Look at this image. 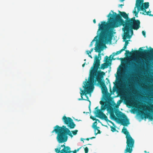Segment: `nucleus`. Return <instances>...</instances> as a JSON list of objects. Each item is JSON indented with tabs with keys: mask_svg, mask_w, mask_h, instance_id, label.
<instances>
[{
	"mask_svg": "<svg viewBox=\"0 0 153 153\" xmlns=\"http://www.w3.org/2000/svg\"><path fill=\"white\" fill-rule=\"evenodd\" d=\"M151 12V11H148L146 12H146H144V13H142L144 15H149L150 16H153V15H152L151 14H150L149 13H150Z\"/></svg>",
	"mask_w": 153,
	"mask_h": 153,
	"instance_id": "18",
	"label": "nucleus"
},
{
	"mask_svg": "<svg viewBox=\"0 0 153 153\" xmlns=\"http://www.w3.org/2000/svg\"><path fill=\"white\" fill-rule=\"evenodd\" d=\"M85 62L82 65V67H84L85 66Z\"/></svg>",
	"mask_w": 153,
	"mask_h": 153,
	"instance_id": "41",
	"label": "nucleus"
},
{
	"mask_svg": "<svg viewBox=\"0 0 153 153\" xmlns=\"http://www.w3.org/2000/svg\"><path fill=\"white\" fill-rule=\"evenodd\" d=\"M111 12L113 13V14L110 13L108 15L109 21L108 22H101V24L99 23L98 25L99 30H102L100 37L107 36L110 40L112 39L114 34L116 33L114 32V28L121 25L124 27L126 25L125 22L129 19L125 12L119 11L120 14H117L112 10Z\"/></svg>",
	"mask_w": 153,
	"mask_h": 153,
	"instance_id": "1",
	"label": "nucleus"
},
{
	"mask_svg": "<svg viewBox=\"0 0 153 153\" xmlns=\"http://www.w3.org/2000/svg\"><path fill=\"white\" fill-rule=\"evenodd\" d=\"M72 133L74 135H76L77 134V132H78V130H75L72 131Z\"/></svg>",
	"mask_w": 153,
	"mask_h": 153,
	"instance_id": "25",
	"label": "nucleus"
},
{
	"mask_svg": "<svg viewBox=\"0 0 153 153\" xmlns=\"http://www.w3.org/2000/svg\"><path fill=\"white\" fill-rule=\"evenodd\" d=\"M93 48H91V50L89 51H90V53H91L93 51Z\"/></svg>",
	"mask_w": 153,
	"mask_h": 153,
	"instance_id": "38",
	"label": "nucleus"
},
{
	"mask_svg": "<svg viewBox=\"0 0 153 153\" xmlns=\"http://www.w3.org/2000/svg\"><path fill=\"white\" fill-rule=\"evenodd\" d=\"M108 100V103L109 105H112V104H116L114 101L112 100L111 99H109Z\"/></svg>",
	"mask_w": 153,
	"mask_h": 153,
	"instance_id": "19",
	"label": "nucleus"
},
{
	"mask_svg": "<svg viewBox=\"0 0 153 153\" xmlns=\"http://www.w3.org/2000/svg\"><path fill=\"white\" fill-rule=\"evenodd\" d=\"M104 45V46L106 47V45H105L104 44V45Z\"/></svg>",
	"mask_w": 153,
	"mask_h": 153,
	"instance_id": "49",
	"label": "nucleus"
},
{
	"mask_svg": "<svg viewBox=\"0 0 153 153\" xmlns=\"http://www.w3.org/2000/svg\"><path fill=\"white\" fill-rule=\"evenodd\" d=\"M100 104H101V105H102V101H100Z\"/></svg>",
	"mask_w": 153,
	"mask_h": 153,
	"instance_id": "47",
	"label": "nucleus"
},
{
	"mask_svg": "<svg viewBox=\"0 0 153 153\" xmlns=\"http://www.w3.org/2000/svg\"><path fill=\"white\" fill-rule=\"evenodd\" d=\"M60 153H70L72 152L71 151L70 148L68 146H65L63 149L61 151Z\"/></svg>",
	"mask_w": 153,
	"mask_h": 153,
	"instance_id": "15",
	"label": "nucleus"
},
{
	"mask_svg": "<svg viewBox=\"0 0 153 153\" xmlns=\"http://www.w3.org/2000/svg\"><path fill=\"white\" fill-rule=\"evenodd\" d=\"M127 48V46H126V45H124V46L123 47V48L121 49L123 51L124 50H125Z\"/></svg>",
	"mask_w": 153,
	"mask_h": 153,
	"instance_id": "30",
	"label": "nucleus"
},
{
	"mask_svg": "<svg viewBox=\"0 0 153 153\" xmlns=\"http://www.w3.org/2000/svg\"><path fill=\"white\" fill-rule=\"evenodd\" d=\"M153 95V94H152ZM152 97H151V99L150 100H151L153 102V95H152Z\"/></svg>",
	"mask_w": 153,
	"mask_h": 153,
	"instance_id": "34",
	"label": "nucleus"
},
{
	"mask_svg": "<svg viewBox=\"0 0 153 153\" xmlns=\"http://www.w3.org/2000/svg\"><path fill=\"white\" fill-rule=\"evenodd\" d=\"M124 5V4H120L119 5V6L121 7V8L122 7V6Z\"/></svg>",
	"mask_w": 153,
	"mask_h": 153,
	"instance_id": "37",
	"label": "nucleus"
},
{
	"mask_svg": "<svg viewBox=\"0 0 153 153\" xmlns=\"http://www.w3.org/2000/svg\"><path fill=\"white\" fill-rule=\"evenodd\" d=\"M100 66V62L98 59L94 63L93 66L91 68L90 72L89 78L91 84L94 87V85L97 84V82L100 85L103 94L108 92L107 88L105 85V81L102 79L105 75L104 72L98 70Z\"/></svg>",
	"mask_w": 153,
	"mask_h": 153,
	"instance_id": "2",
	"label": "nucleus"
},
{
	"mask_svg": "<svg viewBox=\"0 0 153 153\" xmlns=\"http://www.w3.org/2000/svg\"><path fill=\"white\" fill-rule=\"evenodd\" d=\"M83 88H84V91L82 90V89H81L80 90L82 92V93L84 94V95L86 97L87 99H86V100L88 101L89 102V110H90L91 102L89 100L88 97L87 96V94L89 93L90 92V91L91 92L92 91L94 87L92 86V84H91L90 82V78H89V82H86V85L84 86H83Z\"/></svg>",
	"mask_w": 153,
	"mask_h": 153,
	"instance_id": "9",
	"label": "nucleus"
},
{
	"mask_svg": "<svg viewBox=\"0 0 153 153\" xmlns=\"http://www.w3.org/2000/svg\"><path fill=\"white\" fill-rule=\"evenodd\" d=\"M114 127H113L112 126H111V131L112 132H114L116 131V129L115 128L116 126L114 125Z\"/></svg>",
	"mask_w": 153,
	"mask_h": 153,
	"instance_id": "22",
	"label": "nucleus"
},
{
	"mask_svg": "<svg viewBox=\"0 0 153 153\" xmlns=\"http://www.w3.org/2000/svg\"><path fill=\"white\" fill-rule=\"evenodd\" d=\"M90 139V138H87L85 139V140H88Z\"/></svg>",
	"mask_w": 153,
	"mask_h": 153,
	"instance_id": "44",
	"label": "nucleus"
},
{
	"mask_svg": "<svg viewBox=\"0 0 153 153\" xmlns=\"http://www.w3.org/2000/svg\"><path fill=\"white\" fill-rule=\"evenodd\" d=\"M82 148V147H80L77 150H75L73 151V153H76L77 152H78L79 150Z\"/></svg>",
	"mask_w": 153,
	"mask_h": 153,
	"instance_id": "27",
	"label": "nucleus"
},
{
	"mask_svg": "<svg viewBox=\"0 0 153 153\" xmlns=\"http://www.w3.org/2000/svg\"><path fill=\"white\" fill-rule=\"evenodd\" d=\"M143 0H137L135 6L133 11V13L135 14V16L138 17V13L140 10L146 12V9H147L149 6L148 2H145L143 3Z\"/></svg>",
	"mask_w": 153,
	"mask_h": 153,
	"instance_id": "8",
	"label": "nucleus"
},
{
	"mask_svg": "<svg viewBox=\"0 0 153 153\" xmlns=\"http://www.w3.org/2000/svg\"><path fill=\"white\" fill-rule=\"evenodd\" d=\"M111 55H110V56L109 57H111Z\"/></svg>",
	"mask_w": 153,
	"mask_h": 153,
	"instance_id": "51",
	"label": "nucleus"
},
{
	"mask_svg": "<svg viewBox=\"0 0 153 153\" xmlns=\"http://www.w3.org/2000/svg\"><path fill=\"white\" fill-rule=\"evenodd\" d=\"M88 56H89V57H90L91 58H92V56L91 55H90V54H89V55H88Z\"/></svg>",
	"mask_w": 153,
	"mask_h": 153,
	"instance_id": "45",
	"label": "nucleus"
},
{
	"mask_svg": "<svg viewBox=\"0 0 153 153\" xmlns=\"http://www.w3.org/2000/svg\"><path fill=\"white\" fill-rule=\"evenodd\" d=\"M100 30H99V29L97 31V32L99 31ZM101 31V32L100 33L99 35V37L100 38V39L99 40V41H98V36H95L94 38V39L93 40V42H94L95 41H96V44L95 45V47L94 48V50H95V51L96 52H98V56H97V55H96L95 57V58L94 59V63L96 61H97V59H98L100 61V59H99V58L100 57H101L100 56V53L101 52V51L103 50V49H102L101 47V45H102V42L101 41L100 39H108V40H109L110 41L111 40H110L108 38L107 36H105L104 37H100V33H101L102 32V30H100Z\"/></svg>",
	"mask_w": 153,
	"mask_h": 153,
	"instance_id": "7",
	"label": "nucleus"
},
{
	"mask_svg": "<svg viewBox=\"0 0 153 153\" xmlns=\"http://www.w3.org/2000/svg\"><path fill=\"white\" fill-rule=\"evenodd\" d=\"M147 105H145V108H143L142 110L146 112L141 113L144 114L146 118L149 119L151 120H153V104L148 103Z\"/></svg>",
	"mask_w": 153,
	"mask_h": 153,
	"instance_id": "10",
	"label": "nucleus"
},
{
	"mask_svg": "<svg viewBox=\"0 0 153 153\" xmlns=\"http://www.w3.org/2000/svg\"><path fill=\"white\" fill-rule=\"evenodd\" d=\"M122 132L126 135V147L124 151L125 153L129 152L131 153L132 151V148L134 144V140L130 136L127 129L124 127L122 130Z\"/></svg>",
	"mask_w": 153,
	"mask_h": 153,
	"instance_id": "6",
	"label": "nucleus"
},
{
	"mask_svg": "<svg viewBox=\"0 0 153 153\" xmlns=\"http://www.w3.org/2000/svg\"><path fill=\"white\" fill-rule=\"evenodd\" d=\"M122 51H123L121 49L120 51H117V52H116L117 53L116 54L117 55L119 54H120V53H121Z\"/></svg>",
	"mask_w": 153,
	"mask_h": 153,
	"instance_id": "29",
	"label": "nucleus"
},
{
	"mask_svg": "<svg viewBox=\"0 0 153 153\" xmlns=\"http://www.w3.org/2000/svg\"><path fill=\"white\" fill-rule=\"evenodd\" d=\"M145 62V64H146V65H147V62Z\"/></svg>",
	"mask_w": 153,
	"mask_h": 153,
	"instance_id": "48",
	"label": "nucleus"
},
{
	"mask_svg": "<svg viewBox=\"0 0 153 153\" xmlns=\"http://www.w3.org/2000/svg\"><path fill=\"white\" fill-rule=\"evenodd\" d=\"M116 53H113V56L116 55H117V54Z\"/></svg>",
	"mask_w": 153,
	"mask_h": 153,
	"instance_id": "36",
	"label": "nucleus"
},
{
	"mask_svg": "<svg viewBox=\"0 0 153 153\" xmlns=\"http://www.w3.org/2000/svg\"><path fill=\"white\" fill-rule=\"evenodd\" d=\"M126 25L122 28L124 32V37L131 38L133 34V30H137L140 27V22L138 19H135V17L129 19L125 22Z\"/></svg>",
	"mask_w": 153,
	"mask_h": 153,
	"instance_id": "3",
	"label": "nucleus"
},
{
	"mask_svg": "<svg viewBox=\"0 0 153 153\" xmlns=\"http://www.w3.org/2000/svg\"><path fill=\"white\" fill-rule=\"evenodd\" d=\"M106 106H102L101 107V110H100L101 111L102 110H105V109L106 108Z\"/></svg>",
	"mask_w": 153,
	"mask_h": 153,
	"instance_id": "26",
	"label": "nucleus"
},
{
	"mask_svg": "<svg viewBox=\"0 0 153 153\" xmlns=\"http://www.w3.org/2000/svg\"><path fill=\"white\" fill-rule=\"evenodd\" d=\"M95 138V137H90V139H93Z\"/></svg>",
	"mask_w": 153,
	"mask_h": 153,
	"instance_id": "40",
	"label": "nucleus"
},
{
	"mask_svg": "<svg viewBox=\"0 0 153 153\" xmlns=\"http://www.w3.org/2000/svg\"><path fill=\"white\" fill-rule=\"evenodd\" d=\"M142 33L143 35L145 37L146 36V32L144 31H142Z\"/></svg>",
	"mask_w": 153,
	"mask_h": 153,
	"instance_id": "32",
	"label": "nucleus"
},
{
	"mask_svg": "<svg viewBox=\"0 0 153 153\" xmlns=\"http://www.w3.org/2000/svg\"><path fill=\"white\" fill-rule=\"evenodd\" d=\"M93 22L94 23H96V21L95 19H94L93 20Z\"/></svg>",
	"mask_w": 153,
	"mask_h": 153,
	"instance_id": "39",
	"label": "nucleus"
},
{
	"mask_svg": "<svg viewBox=\"0 0 153 153\" xmlns=\"http://www.w3.org/2000/svg\"><path fill=\"white\" fill-rule=\"evenodd\" d=\"M124 37V34H123V41H125V45H126V46H127V45H128V44L129 43V42H128V41H129V40H126V39H130V38H126V39H125V38H124L123 37Z\"/></svg>",
	"mask_w": 153,
	"mask_h": 153,
	"instance_id": "17",
	"label": "nucleus"
},
{
	"mask_svg": "<svg viewBox=\"0 0 153 153\" xmlns=\"http://www.w3.org/2000/svg\"><path fill=\"white\" fill-rule=\"evenodd\" d=\"M150 50H143L142 48H140L139 49V51L136 50L133 51L132 49L133 52L132 54L135 55H138L139 54L148 55H149L153 54V49L151 47H149Z\"/></svg>",
	"mask_w": 153,
	"mask_h": 153,
	"instance_id": "11",
	"label": "nucleus"
},
{
	"mask_svg": "<svg viewBox=\"0 0 153 153\" xmlns=\"http://www.w3.org/2000/svg\"><path fill=\"white\" fill-rule=\"evenodd\" d=\"M62 120L64 123L67 125L70 129L74 128L76 126L73 120L70 117H67L65 116H64Z\"/></svg>",
	"mask_w": 153,
	"mask_h": 153,
	"instance_id": "13",
	"label": "nucleus"
},
{
	"mask_svg": "<svg viewBox=\"0 0 153 153\" xmlns=\"http://www.w3.org/2000/svg\"><path fill=\"white\" fill-rule=\"evenodd\" d=\"M144 152H146V151H144Z\"/></svg>",
	"mask_w": 153,
	"mask_h": 153,
	"instance_id": "50",
	"label": "nucleus"
},
{
	"mask_svg": "<svg viewBox=\"0 0 153 153\" xmlns=\"http://www.w3.org/2000/svg\"><path fill=\"white\" fill-rule=\"evenodd\" d=\"M81 97V98L78 99V100H86V99H84L83 98V96L84 95V94L83 93H82V92L80 93Z\"/></svg>",
	"mask_w": 153,
	"mask_h": 153,
	"instance_id": "21",
	"label": "nucleus"
},
{
	"mask_svg": "<svg viewBox=\"0 0 153 153\" xmlns=\"http://www.w3.org/2000/svg\"><path fill=\"white\" fill-rule=\"evenodd\" d=\"M115 113L117 117L115 116L113 111L110 113V117L111 119L124 126H127L130 124L129 120L124 114L119 110L116 111Z\"/></svg>",
	"mask_w": 153,
	"mask_h": 153,
	"instance_id": "5",
	"label": "nucleus"
},
{
	"mask_svg": "<svg viewBox=\"0 0 153 153\" xmlns=\"http://www.w3.org/2000/svg\"><path fill=\"white\" fill-rule=\"evenodd\" d=\"M60 147H59V148H56L55 149V151L57 153H59L61 152V151H60Z\"/></svg>",
	"mask_w": 153,
	"mask_h": 153,
	"instance_id": "24",
	"label": "nucleus"
},
{
	"mask_svg": "<svg viewBox=\"0 0 153 153\" xmlns=\"http://www.w3.org/2000/svg\"><path fill=\"white\" fill-rule=\"evenodd\" d=\"M54 132L57 134L56 139L59 143L66 142L68 140V135L71 137H73L70 131L65 126H63L62 127H59L58 125L56 126L51 132L53 133Z\"/></svg>",
	"mask_w": 153,
	"mask_h": 153,
	"instance_id": "4",
	"label": "nucleus"
},
{
	"mask_svg": "<svg viewBox=\"0 0 153 153\" xmlns=\"http://www.w3.org/2000/svg\"><path fill=\"white\" fill-rule=\"evenodd\" d=\"M126 52L125 54V56H127L128 55H130L131 54V53L129 51L126 50Z\"/></svg>",
	"mask_w": 153,
	"mask_h": 153,
	"instance_id": "23",
	"label": "nucleus"
},
{
	"mask_svg": "<svg viewBox=\"0 0 153 153\" xmlns=\"http://www.w3.org/2000/svg\"><path fill=\"white\" fill-rule=\"evenodd\" d=\"M85 153H88V149L87 147H85Z\"/></svg>",
	"mask_w": 153,
	"mask_h": 153,
	"instance_id": "28",
	"label": "nucleus"
},
{
	"mask_svg": "<svg viewBox=\"0 0 153 153\" xmlns=\"http://www.w3.org/2000/svg\"><path fill=\"white\" fill-rule=\"evenodd\" d=\"M97 122H95L92 125V127L94 129L95 131L97 129V128H99V127H97Z\"/></svg>",
	"mask_w": 153,
	"mask_h": 153,
	"instance_id": "16",
	"label": "nucleus"
},
{
	"mask_svg": "<svg viewBox=\"0 0 153 153\" xmlns=\"http://www.w3.org/2000/svg\"><path fill=\"white\" fill-rule=\"evenodd\" d=\"M95 111H94V113L96 115L95 117H98L102 120H104L106 122L111 123L114 125V124L111 121L108 119L107 117L102 112L100 109H98V107H97L95 108Z\"/></svg>",
	"mask_w": 153,
	"mask_h": 153,
	"instance_id": "12",
	"label": "nucleus"
},
{
	"mask_svg": "<svg viewBox=\"0 0 153 153\" xmlns=\"http://www.w3.org/2000/svg\"><path fill=\"white\" fill-rule=\"evenodd\" d=\"M86 53L88 55H89L90 53H90V51H86Z\"/></svg>",
	"mask_w": 153,
	"mask_h": 153,
	"instance_id": "33",
	"label": "nucleus"
},
{
	"mask_svg": "<svg viewBox=\"0 0 153 153\" xmlns=\"http://www.w3.org/2000/svg\"><path fill=\"white\" fill-rule=\"evenodd\" d=\"M93 42H93V40H92V41L91 42V44L90 45V47H91L92 46V45H93Z\"/></svg>",
	"mask_w": 153,
	"mask_h": 153,
	"instance_id": "35",
	"label": "nucleus"
},
{
	"mask_svg": "<svg viewBox=\"0 0 153 153\" xmlns=\"http://www.w3.org/2000/svg\"><path fill=\"white\" fill-rule=\"evenodd\" d=\"M96 130H97L98 132L97 133H96V132H95V134L96 135H97L98 134H100L101 133V131H100V130L98 129V128H97V129Z\"/></svg>",
	"mask_w": 153,
	"mask_h": 153,
	"instance_id": "31",
	"label": "nucleus"
},
{
	"mask_svg": "<svg viewBox=\"0 0 153 153\" xmlns=\"http://www.w3.org/2000/svg\"><path fill=\"white\" fill-rule=\"evenodd\" d=\"M90 118L92 119L94 121L95 120V122H97L98 121L99 123H101V122H100V120H99L98 119H96L93 116H91Z\"/></svg>",
	"mask_w": 153,
	"mask_h": 153,
	"instance_id": "20",
	"label": "nucleus"
},
{
	"mask_svg": "<svg viewBox=\"0 0 153 153\" xmlns=\"http://www.w3.org/2000/svg\"><path fill=\"white\" fill-rule=\"evenodd\" d=\"M65 145H61V147H65Z\"/></svg>",
	"mask_w": 153,
	"mask_h": 153,
	"instance_id": "46",
	"label": "nucleus"
},
{
	"mask_svg": "<svg viewBox=\"0 0 153 153\" xmlns=\"http://www.w3.org/2000/svg\"><path fill=\"white\" fill-rule=\"evenodd\" d=\"M84 139L82 138H81V141H83V142H84V141H83V140H84Z\"/></svg>",
	"mask_w": 153,
	"mask_h": 153,
	"instance_id": "43",
	"label": "nucleus"
},
{
	"mask_svg": "<svg viewBox=\"0 0 153 153\" xmlns=\"http://www.w3.org/2000/svg\"><path fill=\"white\" fill-rule=\"evenodd\" d=\"M105 59L106 62L102 64L100 68L99 67V69H104L105 68H108L109 66L111 65V63L109 62L108 61L109 60L108 57L107 56H106L105 57Z\"/></svg>",
	"mask_w": 153,
	"mask_h": 153,
	"instance_id": "14",
	"label": "nucleus"
},
{
	"mask_svg": "<svg viewBox=\"0 0 153 153\" xmlns=\"http://www.w3.org/2000/svg\"><path fill=\"white\" fill-rule=\"evenodd\" d=\"M144 63L143 62V64H142V65H140L142 67H144Z\"/></svg>",
	"mask_w": 153,
	"mask_h": 153,
	"instance_id": "42",
	"label": "nucleus"
}]
</instances>
